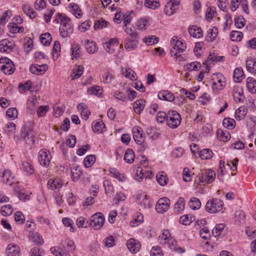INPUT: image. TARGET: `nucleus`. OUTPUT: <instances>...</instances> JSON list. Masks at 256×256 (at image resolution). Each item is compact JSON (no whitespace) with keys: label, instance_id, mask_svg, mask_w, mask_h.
Here are the masks:
<instances>
[{"label":"nucleus","instance_id":"4c0bfd02","mask_svg":"<svg viewBox=\"0 0 256 256\" xmlns=\"http://www.w3.org/2000/svg\"><path fill=\"white\" fill-rule=\"evenodd\" d=\"M84 66L80 65L76 66L72 70L71 74L72 79L78 78L82 74L84 71Z\"/></svg>","mask_w":256,"mask_h":256},{"label":"nucleus","instance_id":"aec40b11","mask_svg":"<svg viewBox=\"0 0 256 256\" xmlns=\"http://www.w3.org/2000/svg\"><path fill=\"white\" fill-rule=\"evenodd\" d=\"M158 96L160 100H164L168 102L174 101L175 97L173 94L168 90H162L158 93Z\"/></svg>","mask_w":256,"mask_h":256},{"label":"nucleus","instance_id":"7ed1b4c3","mask_svg":"<svg viewBox=\"0 0 256 256\" xmlns=\"http://www.w3.org/2000/svg\"><path fill=\"white\" fill-rule=\"evenodd\" d=\"M35 132L30 124L24 125L21 129L20 138L28 144H34Z\"/></svg>","mask_w":256,"mask_h":256},{"label":"nucleus","instance_id":"e433bc0d","mask_svg":"<svg viewBox=\"0 0 256 256\" xmlns=\"http://www.w3.org/2000/svg\"><path fill=\"white\" fill-rule=\"evenodd\" d=\"M246 67L247 70L250 72L256 73V60L248 59L246 61Z\"/></svg>","mask_w":256,"mask_h":256},{"label":"nucleus","instance_id":"79ce46f5","mask_svg":"<svg viewBox=\"0 0 256 256\" xmlns=\"http://www.w3.org/2000/svg\"><path fill=\"white\" fill-rule=\"evenodd\" d=\"M134 154L132 149H128L124 155V160L127 163L132 164L134 161Z\"/></svg>","mask_w":256,"mask_h":256},{"label":"nucleus","instance_id":"20e7f679","mask_svg":"<svg viewBox=\"0 0 256 256\" xmlns=\"http://www.w3.org/2000/svg\"><path fill=\"white\" fill-rule=\"evenodd\" d=\"M223 202L218 198L208 200L206 204V210L210 214H214L220 212L223 208Z\"/></svg>","mask_w":256,"mask_h":256},{"label":"nucleus","instance_id":"6ab92c4d","mask_svg":"<svg viewBox=\"0 0 256 256\" xmlns=\"http://www.w3.org/2000/svg\"><path fill=\"white\" fill-rule=\"evenodd\" d=\"M225 225L223 224H218L212 230V234L214 237L223 236L226 234Z\"/></svg>","mask_w":256,"mask_h":256},{"label":"nucleus","instance_id":"9b49d317","mask_svg":"<svg viewBox=\"0 0 256 256\" xmlns=\"http://www.w3.org/2000/svg\"><path fill=\"white\" fill-rule=\"evenodd\" d=\"M180 4V0H170L164 7V11L168 16H172L176 12V6Z\"/></svg>","mask_w":256,"mask_h":256},{"label":"nucleus","instance_id":"de8ad7c7","mask_svg":"<svg viewBox=\"0 0 256 256\" xmlns=\"http://www.w3.org/2000/svg\"><path fill=\"white\" fill-rule=\"evenodd\" d=\"M86 48L89 54H94L98 50L96 44L94 42L88 40L85 44Z\"/></svg>","mask_w":256,"mask_h":256},{"label":"nucleus","instance_id":"dca6fc26","mask_svg":"<svg viewBox=\"0 0 256 256\" xmlns=\"http://www.w3.org/2000/svg\"><path fill=\"white\" fill-rule=\"evenodd\" d=\"M190 34L194 38H199L203 36V32L201 28L197 26H191L188 28Z\"/></svg>","mask_w":256,"mask_h":256},{"label":"nucleus","instance_id":"a211bd4d","mask_svg":"<svg viewBox=\"0 0 256 256\" xmlns=\"http://www.w3.org/2000/svg\"><path fill=\"white\" fill-rule=\"evenodd\" d=\"M48 70V66L46 64H42L41 65H31L30 66V72L34 74H41L44 73Z\"/></svg>","mask_w":256,"mask_h":256},{"label":"nucleus","instance_id":"c03bdc74","mask_svg":"<svg viewBox=\"0 0 256 256\" xmlns=\"http://www.w3.org/2000/svg\"><path fill=\"white\" fill-rule=\"evenodd\" d=\"M22 168L26 172L27 175H30L34 172L33 166L28 162H23L22 163Z\"/></svg>","mask_w":256,"mask_h":256},{"label":"nucleus","instance_id":"5fc2aeb1","mask_svg":"<svg viewBox=\"0 0 256 256\" xmlns=\"http://www.w3.org/2000/svg\"><path fill=\"white\" fill-rule=\"evenodd\" d=\"M76 224L78 228H87L90 226L89 221L88 220H86V218L82 216L77 218Z\"/></svg>","mask_w":256,"mask_h":256},{"label":"nucleus","instance_id":"f704fd0d","mask_svg":"<svg viewBox=\"0 0 256 256\" xmlns=\"http://www.w3.org/2000/svg\"><path fill=\"white\" fill-rule=\"evenodd\" d=\"M62 185L61 180L57 178L54 180H48V188L52 190L60 188H62Z\"/></svg>","mask_w":256,"mask_h":256},{"label":"nucleus","instance_id":"338daca9","mask_svg":"<svg viewBox=\"0 0 256 256\" xmlns=\"http://www.w3.org/2000/svg\"><path fill=\"white\" fill-rule=\"evenodd\" d=\"M143 42H145L147 45L151 46L158 43V38L154 36L146 37L144 38Z\"/></svg>","mask_w":256,"mask_h":256},{"label":"nucleus","instance_id":"13d9d810","mask_svg":"<svg viewBox=\"0 0 256 256\" xmlns=\"http://www.w3.org/2000/svg\"><path fill=\"white\" fill-rule=\"evenodd\" d=\"M144 4L146 7L152 9H155L160 6V3L157 0H146Z\"/></svg>","mask_w":256,"mask_h":256},{"label":"nucleus","instance_id":"4be33fe9","mask_svg":"<svg viewBox=\"0 0 256 256\" xmlns=\"http://www.w3.org/2000/svg\"><path fill=\"white\" fill-rule=\"evenodd\" d=\"M19 247L12 244H9L6 248L7 256H19Z\"/></svg>","mask_w":256,"mask_h":256},{"label":"nucleus","instance_id":"b1692460","mask_svg":"<svg viewBox=\"0 0 256 256\" xmlns=\"http://www.w3.org/2000/svg\"><path fill=\"white\" fill-rule=\"evenodd\" d=\"M62 247L66 249V251L73 252L76 248V246L74 242L68 239L62 240L61 242Z\"/></svg>","mask_w":256,"mask_h":256},{"label":"nucleus","instance_id":"49530a36","mask_svg":"<svg viewBox=\"0 0 256 256\" xmlns=\"http://www.w3.org/2000/svg\"><path fill=\"white\" fill-rule=\"evenodd\" d=\"M41 43L46 46L50 44L52 40V36L50 33L46 32L41 34L40 37Z\"/></svg>","mask_w":256,"mask_h":256},{"label":"nucleus","instance_id":"f257e3e1","mask_svg":"<svg viewBox=\"0 0 256 256\" xmlns=\"http://www.w3.org/2000/svg\"><path fill=\"white\" fill-rule=\"evenodd\" d=\"M54 22L58 24H60L59 31L62 38L69 37L72 34L74 28L72 22L70 19L66 16L60 13L56 14Z\"/></svg>","mask_w":256,"mask_h":256},{"label":"nucleus","instance_id":"a18cd8bd","mask_svg":"<svg viewBox=\"0 0 256 256\" xmlns=\"http://www.w3.org/2000/svg\"><path fill=\"white\" fill-rule=\"evenodd\" d=\"M184 208V200L183 198H180L174 204V210L176 212H180Z\"/></svg>","mask_w":256,"mask_h":256},{"label":"nucleus","instance_id":"f3484780","mask_svg":"<svg viewBox=\"0 0 256 256\" xmlns=\"http://www.w3.org/2000/svg\"><path fill=\"white\" fill-rule=\"evenodd\" d=\"M138 38H127L124 41V46L126 50L130 51L136 49L138 45Z\"/></svg>","mask_w":256,"mask_h":256},{"label":"nucleus","instance_id":"72a5a7b5","mask_svg":"<svg viewBox=\"0 0 256 256\" xmlns=\"http://www.w3.org/2000/svg\"><path fill=\"white\" fill-rule=\"evenodd\" d=\"M102 89L100 86H95L88 89V92L90 95H95L100 97L102 94Z\"/></svg>","mask_w":256,"mask_h":256},{"label":"nucleus","instance_id":"6e6d98bb","mask_svg":"<svg viewBox=\"0 0 256 256\" xmlns=\"http://www.w3.org/2000/svg\"><path fill=\"white\" fill-rule=\"evenodd\" d=\"M8 27L10 32L13 34L22 32L24 31V28L23 26H18V24H9Z\"/></svg>","mask_w":256,"mask_h":256},{"label":"nucleus","instance_id":"09e8293b","mask_svg":"<svg viewBox=\"0 0 256 256\" xmlns=\"http://www.w3.org/2000/svg\"><path fill=\"white\" fill-rule=\"evenodd\" d=\"M72 55V58H78L81 55L80 46L78 44H74L71 46Z\"/></svg>","mask_w":256,"mask_h":256},{"label":"nucleus","instance_id":"052dcab7","mask_svg":"<svg viewBox=\"0 0 256 256\" xmlns=\"http://www.w3.org/2000/svg\"><path fill=\"white\" fill-rule=\"evenodd\" d=\"M16 124L12 122H8L4 128V130L7 134H10V133L14 132L16 130Z\"/></svg>","mask_w":256,"mask_h":256},{"label":"nucleus","instance_id":"cd10ccee","mask_svg":"<svg viewBox=\"0 0 256 256\" xmlns=\"http://www.w3.org/2000/svg\"><path fill=\"white\" fill-rule=\"evenodd\" d=\"M134 220L130 222V224L132 227H136L140 224L144 220L143 215L140 213H136L134 215Z\"/></svg>","mask_w":256,"mask_h":256},{"label":"nucleus","instance_id":"2f4dec72","mask_svg":"<svg viewBox=\"0 0 256 256\" xmlns=\"http://www.w3.org/2000/svg\"><path fill=\"white\" fill-rule=\"evenodd\" d=\"M156 178L158 182L162 186H166L168 183V178L162 172H158L156 174Z\"/></svg>","mask_w":256,"mask_h":256},{"label":"nucleus","instance_id":"412c9836","mask_svg":"<svg viewBox=\"0 0 256 256\" xmlns=\"http://www.w3.org/2000/svg\"><path fill=\"white\" fill-rule=\"evenodd\" d=\"M218 34V30L216 27H213L208 30L206 36V40L208 42H212L216 40Z\"/></svg>","mask_w":256,"mask_h":256},{"label":"nucleus","instance_id":"0eeeda50","mask_svg":"<svg viewBox=\"0 0 256 256\" xmlns=\"http://www.w3.org/2000/svg\"><path fill=\"white\" fill-rule=\"evenodd\" d=\"M104 222V218L101 212H96L94 214L89 221L90 226L94 230H99L102 226Z\"/></svg>","mask_w":256,"mask_h":256},{"label":"nucleus","instance_id":"423d86ee","mask_svg":"<svg viewBox=\"0 0 256 256\" xmlns=\"http://www.w3.org/2000/svg\"><path fill=\"white\" fill-rule=\"evenodd\" d=\"M0 68L4 74L8 75L12 74L15 70L13 62L7 58L0 59Z\"/></svg>","mask_w":256,"mask_h":256},{"label":"nucleus","instance_id":"473e14b6","mask_svg":"<svg viewBox=\"0 0 256 256\" xmlns=\"http://www.w3.org/2000/svg\"><path fill=\"white\" fill-rule=\"evenodd\" d=\"M234 78L236 82H240L244 78L242 69L241 68H236L234 72Z\"/></svg>","mask_w":256,"mask_h":256},{"label":"nucleus","instance_id":"69168bd1","mask_svg":"<svg viewBox=\"0 0 256 256\" xmlns=\"http://www.w3.org/2000/svg\"><path fill=\"white\" fill-rule=\"evenodd\" d=\"M243 34L238 31H232L230 34V38L232 41H240L242 38Z\"/></svg>","mask_w":256,"mask_h":256},{"label":"nucleus","instance_id":"e2e57ef3","mask_svg":"<svg viewBox=\"0 0 256 256\" xmlns=\"http://www.w3.org/2000/svg\"><path fill=\"white\" fill-rule=\"evenodd\" d=\"M122 74L131 80H136V74L135 72L129 68L126 69L124 71H122Z\"/></svg>","mask_w":256,"mask_h":256},{"label":"nucleus","instance_id":"2eb2a0df","mask_svg":"<svg viewBox=\"0 0 256 256\" xmlns=\"http://www.w3.org/2000/svg\"><path fill=\"white\" fill-rule=\"evenodd\" d=\"M127 248L130 251L134 254H136L139 251L140 248V242L134 238H130L127 242Z\"/></svg>","mask_w":256,"mask_h":256},{"label":"nucleus","instance_id":"7c9ffc66","mask_svg":"<svg viewBox=\"0 0 256 256\" xmlns=\"http://www.w3.org/2000/svg\"><path fill=\"white\" fill-rule=\"evenodd\" d=\"M246 86L251 94L256 92V80L254 78L248 77L247 78Z\"/></svg>","mask_w":256,"mask_h":256},{"label":"nucleus","instance_id":"a878e982","mask_svg":"<svg viewBox=\"0 0 256 256\" xmlns=\"http://www.w3.org/2000/svg\"><path fill=\"white\" fill-rule=\"evenodd\" d=\"M78 110L80 112L82 116L84 119L87 120L90 114V111L88 110V106L84 104H80L78 106Z\"/></svg>","mask_w":256,"mask_h":256},{"label":"nucleus","instance_id":"37998d69","mask_svg":"<svg viewBox=\"0 0 256 256\" xmlns=\"http://www.w3.org/2000/svg\"><path fill=\"white\" fill-rule=\"evenodd\" d=\"M222 124L224 128L232 130L235 127L236 122L233 118H227L223 120Z\"/></svg>","mask_w":256,"mask_h":256},{"label":"nucleus","instance_id":"ddd939ff","mask_svg":"<svg viewBox=\"0 0 256 256\" xmlns=\"http://www.w3.org/2000/svg\"><path fill=\"white\" fill-rule=\"evenodd\" d=\"M14 46L12 41L4 39L0 42V52L8 53L10 52Z\"/></svg>","mask_w":256,"mask_h":256},{"label":"nucleus","instance_id":"58836bf2","mask_svg":"<svg viewBox=\"0 0 256 256\" xmlns=\"http://www.w3.org/2000/svg\"><path fill=\"white\" fill-rule=\"evenodd\" d=\"M188 205L192 210H197L200 208L201 202L197 198L193 197L190 198Z\"/></svg>","mask_w":256,"mask_h":256},{"label":"nucleus","instance_id":"c85d7f7f","mask_svg":"<svg viewBox=\"0 0 256 256\" xmlns=\"http://www.w3.org/2000/svg\"><path fill=\"white\" fill-rule=\"evenodd\" d=\"M146 102L144 100H136L134 104V110L138 114H140L143 110L145 106Z\"/></svg>","mask_w":256,"mask_h":256},{"label":"nucleus","instance_id":"5701e85b","mask_svg":"<svg viewBox=\"0 0 256 256\" xmlns=\"http://www.w3.org/2000/svg\"><path fill=\"white\" fill-rule=\"evenodd\" d=\"M29 236L30 240L36 245H42L44 244V240L40 234L35 232H30Z\"/></svg>","mask_w":256,"mask_h":256},{"label":"nucleus","instance_id":"3c124183","mask_svg":"<svg viewBox=\"0 0 256 256\" xmlns=\"http://www.w3.org/2000/svg\"><path fill=\"white\" fill-rule=\"evenodd\" d=\"M96 158L94 155L88 156L84 160L83 163L86 168L91 166L95 162Z\"/></svg>","mask_w":256,"mask_h":256},{"label":"nucleus","instance_id":"bb28decb","mask_svg":"<svg viewBox=\"0 0 256 256\" xmlns=\"http://www.w3.org/2000/svg\"><path fill=\"white\" fill-rule=\"evenodd\" d=\"M248 112L247 108L244 106L240 107L235 112V118L240 120L244 118Z\"/></svg>","mask_w":256,"mask_h":256},{"label":"nucleus","instance_id":"864d4df0","mask_svg":"<svg viewBox=\"0 0 256 256\" xmlns=\"http://www.w3.org/2000/svg\"><path fill=\"white\" fill-rule=\"evenodd\" d=\"M69 6L73 10V14L76 18H80L82 16V10L76 4L72 3L69 4Z\"/></svg>","mask_w":256,"mask_h":256},{"label":"nucleus","instance_id":"774afa93","mask_svg":"<svg viewBox=\"0 0 256 256\" xmlns=\"http://www.w3.org/2000/svg\"><path fill=\"white\" fill-rule=\"evenodd\" d=\"M24 219V216L21 212L17 211L14 213V220L18 224H23Z\"/></svg>","mask_w":256,"mask_h":256},{"label":"nucleus","instance_id":"f03ea898","mask_svg":"<svg viewBox=\"0 0 256 256\" xmlns=\"http://www.w3.org/2000/svg\"><path fill=\"white\" fill-rule=\"evenodd\" d=\"M171 44L172 46V48L170 50V54L174 56L179 61L184 60L185 58L183 55L180 53L185 50L186 44L177 36H174L170 40Z\"/></svg>","mask_w":256,"mask_h":256},{"label":"nucleus","instance_id":"8fccbe9b","mask_svg":"<svg viewBox=\"0 0 256 256\" xmlns=\"http://www.w3.org/2000/svg\"><path fill=\"white\" fill-rule=\"evenodd\" d=\"M199 155L202 159L209 160L212 156V152L209 149H203L200 152Z\"/></svg>","mask_w":256,"mask_h":256},{"label":"nucleus","instance_id":"f8f14e48","mask_svg":"<svg viewBox=\"0 0 256 256\" xmlns=\"http://www.w3.org/2000/svg\"><path fill=\"white\" fill-rule=\"evenodd\" d=\"M223 76L220 74H217L215 76L213 77L212 83V88L217 90L222 89L225 84L224 81L222 80Z\"/></svg>","mask_w":256,"mask_h":256},{"label":"nucleus","instance_id":"9d476101","mask_svg":"<svg viewBox=\"0 0 256 256\" xmlns=\"http://www.w3.org/2000/svg\"><path fill=\"white\" fill-rule=\"evenodd\" d=\"M216 177V174L212 170H208L205 171L204 172L198 176L200 182L204 185L205 184L210 183L213 182Z\"/></svg>","mask_w":256,"mask_h":256},{"label":"nucleus","instance_id":"c756f323","mask_svg":"<svg viewBox=\"0 0 256 256\" xmlns=\"http://www.w3.org/2000/svg\"><path fill=\"white\" fill-rule=\"evenodd\" d=\"M82 174L80 168L79 166H75L71 169L72 178L74 182L77 181Z\"/></svg>","mask_w":256,"mask_h":256},{"label":"nucleus","instance_id":"393cba45","mask_svg":"<svg viewBox=\"0 0 256 256\" xmlns=\"http://www.w3.org/2000/svg\"><path fill=\"white\" fill-rule=\"evenodd\" d=\"M14 176L9 170H5L2 176V180L6 184L11 186L14 182Z\"/></svg>","mask_w":256,"mask_h":256},{"label":"nucleus","instance_id":"6e6552de","mask_svg":"<svg viewBox=\"0 0 256 256\" xmlns=\"http://www.w3.org/2000/svg\"><path fill=\"white\" fill-rule=\"evenodd\" d=\"M38 161L42 166L48 167L52 158L50 152L48 150L42 149L38 154Z\"/></svg>","mask_w":256,"mask_h":256},{"label":"nucleus","instance_id":"603ef678","mask_svg":"<svg viewBox=\"0 0 256 256\" xmlns=\"http://www.w3.org/2000/svg\"><path fill=\"white\" fill-rule=\"evenodd\" d=\"M13 212L12 206L9 204L3 206L1 208V213L2 216H9Z\"/></svg>","mask_w":256,"mask_h":256},{"label":"nucleus","instance_id":"ea45409f","mask_svg":"<svg viewBox=\"0 0 256 256\" xmlns=\"http://www.w3.org/2000/svg\"><path fill=\"white\" fill-rule=\"evenodd\" d=\"M24 12L30 18L33 19L36 16V12L28 4H24L22 8Z\"/></svg>","mask_w":256,"mask_h":256},{"label":"nucleus","instance_id":"680f3d73","mask_svg":"<svg viewBox=\"0 0 256 256\" xmlns=\"http://www.w3.org/2000/svg\"><path fill=\"white\" fill-rule=\"evenodd\" d=\"M94 125L92 126V130L94 132H101L104 128V124L102 121L97 122H94Z\"/></svg>","mask_w":256,"mask_h":256},{"label":"nucleus","instance_id":"1a4fd4ad","mask_svg":"<svg viewBox=\"0 0 256 256\" xmlns=\"http://www.w3.org/2000/svg\"><path fill=\"white\" fill-rule=\"evenodd\" d=\"M170 206V200L164 197L158 200L156 206V210L158 213L163 214L169 209Z\"/></svg>","mask_w":256,"mask_h":256},{"label":"nucleus","instance_id":"bf43d9fd","mask_svg":"<svg viewBox=\"0 0 256 256\" xmlns=\"http://www.w3.org/2000/svg\"><path fill=\"white\" fill-rule=\"evenodd\" d=\"M200 236L204 240H208L210 238V232L207 227L202 228L200 230Z\"/></svg>","mask_w":256,"mask_h":256},{"label":"nucleus","instance_id":"4468645a","mask_svg":"<svg viewBox=\"0 0 256 256\" xmlns=\"http://www.w3.org/2000/svg\"><path fill=\"white\" fill-rule=\"evenodd\" d=\"M133 138L136 142L138 144H141L144 142V138L142 136V131L138 126L134 127L132 130Z\"/></svg>","mask_w":256,"mask_h":256},{"label":"nucleus","instance_id":"c9c22d12","mask_svg":"<svg viewBox=\"0 0 256 256\" xmlns=\"http://www.w3.org/2000/svg\"><path fill=\"white\" fill-rule=\"evenodd\" d=\"M232 94L236 102H239L243 96L242 89L240 87H234L232 90Z\"/></svg>","mask_w":256,"mask_h":256},{"label":"nucleus","instance_id":"4d7b16f0","mask_svg":"<svg viewBox=\"0 0 256 256\" xmlns=\"http://www.w3.org/2000/svg\"><path fill=\"white\" fill-rule=\"evenodd\" d=\"M148 21L144 18H140L138 20L136 26L138 30H143L146 29Z\"/></svg>","mask_w":256,"mask_h":256},{"label":"nucleus","instance_id":"a19ab883","mask_svg":"<svg viewBox=\"0 0 256 256\" xmlns=\"http://www.w3.org/2000/svg\"><path fill=\"white\" fill-rule=\"evenodd\" d=\"M217 136L220 141L226 142L230 138V135L227 131H223L222 130H217Z\"/></svg>","mask_w":256,"mask_h":256},{"label":"nucleus","instance_id":"39448f33","mask_svg":"<svg viewBox=\"0 0 256 256\" xmlns=\"http://www.w3.org/2000/svg\"><path fill=\"white\" fill-rule=\"evenodd\" d=\"M180 114L174 110H170L167 114L166 121L168 125L172 128H176L181 123Z\"/></svg>","mask_w":256,"mask_h":256},{"label":"nucleus","instance_id":"0e129e2a","mask_svg":"<svg viewBox=\"0 0 256 256\" xmlns=\"http://www.w3.org/2000/svg\"><path fill=\"white\" fill-rule=\"evenodd\" d=\"M52 253L56 256H70L67 252H62L60 248L52 247L50 248Z\"/></svg>","mask_w":256,"mask_h":256}]
</instances>
